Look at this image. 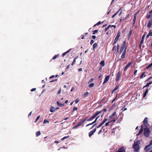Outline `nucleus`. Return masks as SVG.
Wrapping results in <instances>:
<instances>
[{
    "label": "nucleus",
    "instance_id": "nucleus-1",
    "mask_svg": "<svg viewBox=\"0 0 152 152\" xmlns=\"http://www.w3.org/2000/svg\"><path fill=\"white\" fill-rule=\"evenodd\" d=\"M150 133L149 129L148 128H145L144 129V135L146 137H148Z\"/></svg>",
    "mask_w": 152,
    "mask_h": 152
},
{
    "label": "nucleus",
    "instance_id": "nucleus-2",
    "mask_svg": "<svg viewBox=\"0 0 152 152\" xmlns=\"http://www.w3.org/2000/svg\"><path fill=\"white\" fill-rule=\"evenodd\" d=\"M148 118L145 117L143 121V124L146 127H148L149 126V124L148 123Z\"/></svg>",
    "mask_w": 152,
    "mask_h": 152
},
{
    "label": "nucleus",
    "instance_id": "nucleus-3",
    "mask_svg": "<svg viewBox=\"0 0 152 152\" xmlns=\"http://www.w3.org/2000/svg\"><path fill=\"white\" fill-rule=\"evenodd\" d=\"M133 148L134 149V150L136 151H138L139 150V146L137 145H134L133 146Z\"/></svg>",
    "mask_w": 152,
    "mask_h": 152
},
{
    "label": "nucleus",
    "instance_id": "nucleus-4",
    "mask_svg": "<svg viewBox=\"0 0 152 152\" xmlns=\"http://www.w3.org/2000/svg\"><path fill=\"white\" fill-rule=\"evenodd\" d=\"M96 131V129H95L90 132L89 133V136L90 137Z\"/></svg>",
    "mask_w": 152,
    "mask_h": 152
},
{
    "label": "nucleus",
    "instance_id": "nucleus-5",
    "mask_svg": "<svg viewBox=\"0 0 152 152\" xmlns=\"http://www.w3.org/2000/svg\"><path fill=\"white\" fill-rule=\"evenodd\" d=\"M110 77V75H107L105 77L103 82L104 84L106 83L108 81Z\"/></svg>",
    "mask_w": 152,
    "mask_h": 152
},
{
    "label": "nucleus",
    "instance_id": "nucleus-6",
    "mask_svg": "<svg viewBox=\"0 0 152 152\" xmlns=\"http://www.w3.org/2000/svg\"><path fill=\"white\" fill-rule=\"evenodd\" d=\"M151 145L149 144L148 145H146L144 149L146 151H148L151 148Z\"/></svg>",
    "mask_w": 152,
    "mask_h": 152
},
{
    "label": "nucleus",
    "instance_id": "nucleus-7",
    "mask_svg": "<svg viewBox=\"0 0 152 152\" xmlns=\"http://www.w3.org/2000/svg\"><path fill=\"white\" fill-rule=\"evenodd\" d=\"M121 73L120 72H118L117 75V77L116 79V80L117 81H118L119 80V79L121 77Z\"/></svg>",
    "mask_w": 152,
    "mask_h": 152
},
{
    "label": "nucleus",
    "instance_id": "nucleus-8",
    "mask_svg": "<svg viewBox=\"0 0 152 152\" xmlns=\"http://www.w3.org/2000/svg\"><path fill=\"white\" fill-rule=\"evenodd\" d=\"M50 111L51 113L53 112L56 111L55 107H54L53 106L50 107Z\"/></svg>",
    "mask_w": 152,
    "mask_h": 152
},
{
    "label": "nucleus",
    "instance_id": "nucleus-9",
    "mask_svg": "<svg viewBox=\"0 0 152 152\" xmlns=\"http://www.w3.org/2000/svg\"><path fill=\"white\" fill-rule=\"evenodd\" d=\"M82 124L81 123V122L80 121L78 123L77 125L73 127L72 129H76L78 127L80 126Z\"/></svg>",
    "mask_w": 152,
    "mask_h": 152
},
{
    "label": "nucleus",
    "instance_id": "nucleus-10",
    "mask_svg": "<svg viewBox=\"0 0 152 152\" xmlns=\"http://www.w3.org/2000/svg\"><path fill=\"white\" fill-rule=\"evenodd\" d=\"M125 151V149L124 147H122L119 148L118 152H124Z\"/></svg>",
    "mask_w": 152,
    "mask_h": 152
},
{
    "label": "nucleus",
    "instance_id": "nucleus-11",
    "mask_svg": "<svg viewBox=\"0 0 152 152\" xmlns=\"http://www.w3.org/2000/svg\"><path fill=\"white\" fill-rule=\"evenodd\" d=\"M132 62H130L129 63L125 66L124 70H126L128 68V67L129 66L132 64Z\"/></svg>",
    "mask_w": 152,
    "mask_h": 152
},
{
    "label": "nucleus",
    "instance_id": "nucleus-12",
    "mask_svg": "<svg viewBox=\"0 0 152 152\" xmlns=\"http://www.w3.org/2000/svg\"><path fill=\"white\" fill-rule=\"evenodd\" d=\"M145 36V34L143 35L142 36V39L141 40V41L140 42V46H141L142 45L143 43V42H144V38Z\"/></svg>",
    "mask_w": 152,
    "mask_h": 152
},
{
    "label": "nucleus",
    "instance_id": "nucleus-13",
    "mask_svg": "<svg viewBox=\"0 0 152 152\" xmlns=\"http://www.w3.org/2000/svg\"><path fill=\"white\" fill-rule=\"evenodd\" d=\"M126 48H125L124 49V52L122 54V55L121 56V58H124V57H125V52L126 51Z\"/></svg>",
    "mask_w": 152,
    "mask_h": 152
},
{
    "label": "nucleus",
    "instance_id": "nucleus-14",
    "mask_svg": "<svg viewBox=\"0 0 152 152\" xmlns=\"http://www.w3.org/2000/svg\"><path fill=\"white\" fill-rule=\"evenodd\" d=\"M78 56H77L76 57H75V58L74 59V60L72 64V66H73L75 64V63L76 62V59L78 58Z\"/></svg>",
    "mask_w": 152,
    "mask_h": 152
},
{
    "label": "nucleus",
    "instance_id": "nucleus-15",
    "mask_svg": "<svg viewBox=\"0 0 152 152\" xmlns=\"http://www.w3.org/2000/svg\"><path fill=\"white\" fill-rule=\"evenodd\" d=\"M100 64L102 66H104L105 65L104 61L103 60L101 61L100 63Z\"/></svg>",
    "mask_w": 152,
    "mask_h": 152
},
{
    "label": "nucleus",
    "instance_id": "nucleus-16",
    "mask_svg": "<svg viewBox=\"0 0 152 152\" xmlns=\"http://www.w3.org/2000/svg\"><path fill=\"white\" fill-rule=\"evenodd\" d=\"M149 36H152V31H149L148 34L146 36V37L148 38Z\"/></svg>",
    "mask_w": 152,
    "mask_h": 152
},
{
    "label": "nucleus",
    "instance_id": "nucleus-17",
    "mask_svg": "<svg viewBox=\"0 0 152 152\" xmlns=\"http://www.w3.org/2000/svg\"><path fill=\"white\" fill-rule=\"evenodd\" d=\"M152 25V22L151 21H149L147 25V27L149 28L151 27Z\"/></svg>",
    "mask_w": 152,
    "mask_h": 152
},
{
    "label": "nucleus",
    "instance_id": "nucleus-18",
    "mask_svg": "<svg viewBox=\"0 0 152 152\" xmlns=\"http://www.w3.org/2000/svg\"><path fill=\"white\" fill-rule=\"evenodd\" d=\"M140 141L139 140H137L136 142H134V145H139L140 144Z\"/></svg>",
    "mask_w": 152,
    "mask_h": 152
},
{
    "label": "nucleus",
    "instance_id": "nucleus-19",
    "mask_svg": "<svg viewBox=\"0 0 152 152\" xmlns=\"http://www.w3.org/2000/svg\"><path fill=\"white\" fill-rule=\"evenodd\" d=\"M148 89H147L144 94L143 97H145L146 96V95L148 93Z\"/></svg>",
    "mask_w": 152,
    "mask_h": 152
},
{
    "label": "nucleus",
    "instance_id": "nucleus-20",
    "mask_svg": "<svg viewBox=\"0 0 152 152\" xmlns=\"http://www.w3.org/2000/svg\"><path fill=\"white\" fill-rule=\"evenodd\" d=\"M101 113L100 111H98L97 112H96L94 115L93 116H94V117L95 118V117L100 113Z\"/></svg>",
    "mask_w": 152,
    "mask_h": 152
},
{
    "label": "nucleus",
    "instance_id": "nucleus-21",
    "mask_svg": "<svg viewBox=\"0 0 152 152\" xmlns=\"http://www.w3.org/2000/svg\"><path fill=\"white\" fill-rule=\"evenodd\" d=\"M101 113L100 111H98L97 112H96L94 115L93 116H94V117L95 118V117L100 113Z\"/></svg>",
    "mask_w": 152,
    "mask_h": 152
},
{
    "label": "nucleus",
    "instance_id": "nucleus-22",
    "mask_svg": "<svg viewBox=\"0 0 152 152\" xmlns=\"http://www.w3.org/2000/svg\"><path fill=\"white\" fill-rule=\"evenodd\" d=\"M116 113V112H114L112 114V115H111L109 116V118H110L111 119L113 117H114Z\"/></svg>",
    "mask_w": 152,
    "mask_h": 152
},
{
    "label": "nucleus",
    "instance_id": "nucleus-23",
    "mask_svg": "<svg viewBox=\"0 0 152 152\" xmlns=\"http://www.w3.org/2000/svg\"><path fill=\"white\" fill-rule=\"evenodd\" d=\"M119 39V38L117 37L116 36L115 38V39H114V44H115L116 42H117L118 39Z\"/></svg>",
    "mask_w": 152,
    "mask_h": 152
},
{
    "label": "nucleus",
    "instance_id": "nucleus-24",
    "mask_svg": "<svg viewBox=\"0 0 152 152\" xmlns=\"http://www.w3.org/2000/svg\"><path fill=\"white\" fill-rule=\"evenodd\" d=\"M95 118L93 116H92L90 118H89L88 120L87 121H90L92 120L93 119Z\"/></svg>",
    "mask_w": 152,
    "mask_h": 152
},
{
    "label": "nucleus",
    "instance_id": "nucleus-25",
    "mask_svg": "<svg viewBox=\"0 0 152 152\" xmlns=\"http://www.w3.org/2000/svg\"><path fill=\"white\" fill-rule=\"evenodd\" d=\"M49 123V121L48 120H47L45 119L44 120L43 123L44 124H45L46 123Z\"/></svg>",
    "mask_w": 152,
    "mask_h": 152
},
{
    "label": "nucleus",
    "instance_id": "nucleus-26",
    "mask_svg": "<svg viewBox=\"0 0 152 152\" xmlns=\"http://www.w3.org/2000/svg\"><path fill=\"white\" fill-rule=\"evenodd\" d=\"M118 11V13H119L118 14L119 15H120L122 13V10L121 8L120 10H119Z\"/></svg>",
    "mask_w": 152,
    "mask_h": 152
},
{
    "label": "nucleus",
    "instance_id": "nucleus-27",
    "mask_svg": "<svg viewBox=\"0 0 152 152\" xmlns=\"http://www.w3.org/2000/svg\"><path fill=\"white\" fill-rule=\"evenodd\" d=\"M107 120V119H104L103 121L101 123V124L103 125Z\"/></svg>",
    "mask_w": 152,
    "mask_h": 152
},
{
    "label": "nucleus",
    "instance_id": "nucleus-28",
    "mask_svg": "<svg viewBox=\"0 0 152 152\" xmlns=\"http://www.w3.org/2000/svg\"><path fill=\"white\" fill-rule=\"evenodd\" d=\"M70 49H69V50H68L67 51H66V52H64V53H63L62 54V56H65V55L67 53H68V52H69V50H70Z\"/></svg>",
    "mask_w": 152,
    "mask_h": 152
},
{
    "label": "nucleus",
    "instance_id": "nucleus-29",
    "mask_svg": "<svg viewBox=\"0 0 152 152\" xmlns=\"http://www.w3.org/2000/svg\"><path fill=\"white\" fill-rule=\"evenodd\" d=\"M41 134V133L40 131H38L36 133V136L37 137L38 136L40 135Z\"/></svg>",
    "mask_w": 152,
    "mask_h": 152
},
{
    "label": "nucleus",
    "instance_id": "nucleus-30",
    "mask_svg": "<svg viewBox=\"0 0 152 152\" xmlns=\"http://www.w3.org/2000/svg\"><path fill=\"white\" fill-rule=\"evenodd\" d=\"M119 86L116 87L112 91V93L113 94L114 92L115 91H116L118 88Z\"/></svg>",
    "mask_w": 152,
    "mask_h": 152
},
{
    "label": "nucleus",
    "instance_id": "nucleus-31",
    "mask_svg": "<svg viewBox=\"0 0 152 152\" xmlns=\"http://www.w3.org/2000/svg\"><path fill=\"white\" fill-rule=\"evenodd\" d=\"M143 131V129H141L139 132L137 134V136L139 135Z\"/></svg>",
    "mask_w": 152,
    "mask_h": 152
},
{
    "label": "nucleus",
    "instance_id": "nucleus-32",
    "mask_svg": "<svg viewBox=\"0 0 152 152\" xmlns=\"http://www.w3.org/2000/svg\"><path fill=\"white\" fill-rule=\"evenodd\" d=\"M94 84L93 83H92L90 84V85H89V87L90 88L94 86Z\"/></svg>",
    "mask_w": 152,
    "mask_h": 152
},
{
    "label": "nucleus",
    "instance_id": "nucleus-33",
    "mask_svg": "<svg viewBox=\"0 0 152 152\" xmlns=\"http://www.w3.org/2000/svg\"><path fill=\"white\" fill-rule=\"evenodd\" d=\"M97 44L96 43H95L93 44V49H94L97 46Z\"/></svg>",
    "mask_w": 152,
    "mask_h": 152
},
{
    "label": "nucleus",
    "instance_id": "nucleus-34",
    "mask_svg": "<svg viewBox=\"0 0 152 152\" xmlns=\"http://www.w3.org/2000/svg\"><path fill=\"white\" fill-rule=\"evenodd\" d=\"M152 66V63L150 64L149 65H148L146 67L147 69H148L151 66Z\"/></svg>",
    "mask_w": 152,
    "mask_h": 152
},
{
    "label": "nucleus",
    "instance_id": "nucleus-35",
    "mask_svg": "<svg viewBox=\"0 0 152 152\" xmlns=\"http://www.w3.org/2000/svg\"><path fill=\"white\" fill-rule=\"evenodd\" d=\"M58 55H55V56H54L53 57L52 59H56L57 58V57H58Z\"/></svg>",
    "mask_w": 152,
    "mask_h": 152
},
{
    "label": "nucleus",
    "instance_id": "nucleus-36",
    "mask_svg": "<svg viewBox=\"0 0 152 152\" xmlns=\"http://www.w3.org/2000/svg\"><path fill=\"white\" fill-rule=\"evenodd\" d=\"M126 45V43L125 41H124L123 42V44L122 46H123L124 47H125Z\"/></svg>",
    "mask_w": 152,
    "mask_h": 152
},
{
    "label": "nucleus",
    "instance_id": "nucleus-37",
    "mask_svg": "<svg viewBox=\"0 0 152 152\" xmlns=\"http://www.w3.org/2000/svg\"><path fill=\"white\" fill-rule=\"evenodd\" d=\"M111 26V25H109V26H108V27H107L106 28H105V31H107V30L109 29V28H110V26Z\"/></svg>",
    "mask_w": 152,
    "mask_h": 152
},
{
    "label": "nucleus",
    "instance_id": "nucleus-38",
    "mask_svg": "<svg viewBox=\"0 0 152 152\" xmlns=\"http://www.w3.org/2000/svg\"><path fill=\"white\" fill-rule=\"evenodd\" d=\"M86 120V118H84L82 121H81L80 122H81V123L83 124L85 121Z\"/></svg>",
    "mask_w": 152,
    "mask_h": 152
},
{
    "label": "nucleus",
    "instance_id": "nucleus-39",
    "mask_svg": "<svg viewBox=\"0 0 152 152\" xmlns=\"http://www.w3.org/2000/svg\"><path fill=\"white\" fill-rule=\"evenodd\" d=\"M69 137V136H65V137H63L62 139H61V140H63L66 139L67 138H68V137Z\"/></svg>",
    "mask_w": 152,
    "mask_h": 152
},
{
    "label": "nucleus",
    "instance_id": "nucleus-40",
    "mask_svg": "<svg viewBox=\"0 0 152 152\" xmlns=\"http://www.w3.org/2000/svg\"><path fill=\"white\" fill-rule=\"evenodd\" d=\"M40 116L39 115L37 117V118L36 119V120L35 121V122H36L40 118Z\"/></svg>",
    "mask_w": 152,
    "mask_h": 152
},
{
    "label": "nucleus",
    "instance_id": "nucleus-41",
    "mask_svg": "<svg viewBox=\"0 0 152 152\" xmlns=\"http://www.w3.org/2000/svg\"><path fill=\"white\" fill-rule=\"evenodd\" d=\"M110 121L108 122H107L106 123V124H105V126H108L109 125V124L110 122H111V121Z\"/></svg>",
    "mask_w": 152,
    "mask_h": 152
},
{
    "label": "nucleus",
    "instance_id": "nucleus-42",
    "mask_svg": "<svg viewBox=\"0 0 152 152\" xmlns=\"http://www.w3.org/2000/svg\"><path fill=\"white\" fill-rule=\"evenodd\" d=\"M132 31L130 30V31L129 33V34H128V36L129 37L131 36L132 34Z\"/></svg>",
    "mask_w": 152,
    "mask_h": 152
},
{
    "label": "nucleus",
    "instance_id": "nucleus-43",
    "mask_svg": "<svg viewBox=\"0 0 152 152\" xmlns=\"http://www.w3.org/2000/svg\"><path fill=\"white\" fill-rule=\"evenodd\" d=\"M74 102L76 104H77L79 102V100L78 99H76L75 100Z\"/></svg>",
    "mask_w": 152,
    "mask_h": 152
},
{
    "label": "nucleus",
    "instance_id": "nucleus-44",
    "mask_svg": "<svg viewBox=\"0 0 152 152\" xmlns=\"http://www.w3.org/2000/svg\"><path fill=\"white\" fill-rule=\"evenodd\" d=\"M124 48V47H123V46H121V47L120 50V52H122Z\"/></svg>",
    "mask_w": 152,
    "mask_h": 152
},
{
    "label": "nucleus",
    "instance_id": "nucleus-45",
    "mask_svg": "<svg viewBox=\"0 0 152 152\" xmlns=\"http://www.w3.org/2000/svg\"><path fill=\"white\" fill-rule=\"evenodd\" d=\"M120 34H121V33L120 32H119L118 33L116 37L119 38V37L120 36Z\"/></svg>",
    "mask_w": 152,
    "mask_h": 152
},
{
    "label": "nucleus",
    "instance_id": "nucleus-46",
    "mask_svg": "<svg viewBox=\"0 0 152 152\" xmlns=\"http://www.w3.org/2000/svg\"><path fill=\"white\" fill-rule=\"evenodd\" d=\"M88 92H86L84 94V95L85 96H87L88 95Z\"/></svg>",
    "mask_w": 152,
    "mask_h": 152
},
{
    "label": "nucleus",
    "instance_id": "nucleus-47",
    "mask_svg": "<svg viewBox=\"0 0 152 152\" xmlns=\"http://www.w3.org/2000/svg\"><path fill=\"white\" fill-rule=\"evenodd\" d=\"M78 108L77 107H74L73 108V111H74L75 110H77Z\"/></svg>",
    "mask_w": 152,
    "mask_h": 152
},
{
    "label": "nucleus",
    "instance_id": "nucleus-48",
    "mask_svg": "<svg viewBox=\"0 0 152 152\" xmlns=\"http://www.w3.org/2000/svg\"><path fill=\"white\" fill-rule=\"evenodd\" d=\"M94 124V123L93 122L92 123H90V124H88L86 126V127H87V126H88L90 125H91Z\"/></svg>",
    "mask_w": 152,
    "mask_h": 152
},
{
    "label": "nucleus",
    "instance_id": "nucleus-49",
    "mask_svg": "<svg viewBox=\"0 0 152 152\" xmlns=\"http://www.w3.org/2000/svg\"><path fill=\"white\" fill-rule=\"evenodd\" d=\"M57 104L58 106H61V104L59 102L57 101Z\"/></svg>",
    "mask_w": 152,
    "mask_h": 152
},
{
    "label": "nucleus",
    "instance_id": "nucleus-50",
    "mask_svg": "<svg viewBox=\"0 0 152 152\" xmlns=\"http://www.w3.org/2000/svg\"><path fill=\"white\" fill-rule=\"evenodd\" d=\"M136 15H137V13H136L134 15V21H135V20H136Z\"/></svg>",
    "mask_w": 152,
    "mask_h": 152
},
{
    "label": "nucleus",
    "instance_id": "nucleus-51",
    "mask_svg": "<svg viewBox=\"0 0 152 152\" xmlns=\"http://www.w3.org/2000/svg\"><path fill=\"white\" fill-rule=\"evenodd\" d=\"M99 117V116L97 117L96 118V119H95V121H93V122L95 123L97 121V119Z\"/></svg>",
    "mask_w": 152,
    "mask_h": 152
},
{
    "label": "nucleus",
    "instance_id": "nucleus-52",
    "mask_svg": "<svg viewBox=\"0 0 152 152\" xmlns=\"http://www.w3.org/2000/svg\"><path fill=\"white\" fill-rule=\"evenodd\" d=\"M151 14H149V15H148L147 16V19H149V18H151Z\"/></svg>",
    "mask_w": 152,
    "mask_h": 152
},
{
    "label": "nucleus",
    "instance_id": "nucleus-53",
    "mask_svg": "<svg viewBox=\"0 0 152 152\" xmlns=\"http://www.w3.org/2000/svg\"><path fill=\"white\" fill-rule=\"evenodd\" d=\"M144 74V73H142L140 76V77L141 78H142L143 77V75Z\"/></svg>",
    "mask_w": 152,
    "mask_h": 152
},
{
    "label": "nucleus",
    "instance_id": "nucleus-54",
    "mask_svg": "<svg viewBox=\"0 0 152 152\" xmlns=\"http://www.w3.org/2000/svg\"><path fill=\"white\" fill-rule=\"evenodd\" d=\"M94 79L93 78H91V79L89 81V83H91V82H92L94 80Z\"/></svg>",
    "mask_w": 152,
    "mask_h": 152
},
{
    "label": "nucleus",
    "instance_id": "nucleus-55",
    "mask_svg": "<svg viewBox=\"0 0 152 152\" xmlns=\"http://www.w3.org/2000/svg\"><path fill=\"white\" fill-rule=\"evenodd\" d=\"M97 31H98V30H95L94 31V32L93 33V34H95V33H97Z\"/></svg>",
    "mask_w": 152,
    "mask_h": 152
},
{
    "label": "nucleus",
    "instance_id": "nucleus-56",
    "mask_svg": "<svg viewBox=\"0 0 152 152\" xmlns=\"http://www.w3.org/2000/svg\"><path fill=\"white\" fill-rule=\"evenodd\" d=\"M94 43V41L93 40H91V41L90 42V43L91 45L92 44Z\"/></svg>",
    "mask_w": 152,
    "mask_h": 152
},
{
    "label": "nucleus",
    "instance_id": "nucleus-57",
    "mask_svg": "<svg viewBox=\"0 0 152 152\" xmlns=\"http://www.w3.org/2000/svg\"><path fill=\"white\" fill-rule=\"evenodd\" d=\"M61 88H60L59 90L58 91L57 94H60L61 93Z\"/></svg>",
    "mask_w": 152,
    "mask_h": 152
},
{
    "label": "nucleus",
    "instance_id": "nucleus-58",
    "mask_svg": "<svg viewBox=\"0 0 152 152\" xmlns=\"http://www.w3.org/2000/svg\"><path fill=\"white\" fill-rule=\"evenodd\" d=\"M102 22H101L100 21H99V22L98 23H96V25H100V24H101L102 23Z\"/></svg>",
    "mask_w": 152,
    "mask_h": 152
},
{
    "label": "nucleus",
    "instance_id": "nucleus-59",
    "mask_svg": "<svg viewBox=\"0 0 152 152\" xmlns=\"http://www.w3.org/2000/svg\"><path fill=\"white\" fill-rule=\"evenodd\" d=\"M102 125L100 123L99 126L97 127V128H99Z\"/></svg>",
    "mask_w": 152,
    "mask_h": 152
},
{
    "label": "nucleus",
    "instance_id": "nucleus-60",
    "mask_svg": "<svg viewBox=\"0 0 152 152\" xmlns=\"http://www.w3.org/2000/svg\"><path fill=\"white\" fill-rule=\"evenodd\" d=\"M119 48H120V46L118 45L117 47V52L118 51V49H119Z\"/></svg>",
    "mask_w": 152,
    "mask_h": 152
},
{
    "label": "nucleus",
    "instance_id": "nucleus-61",
    "mask_svg": "<svg viewBox=\"0 0 152 152\" xmlns=\"http://www.w3.org/2000/svg\"><path fill=\"white\" fill-rule=\"evenodd\" d=\"M36 88H33L32 89H31V91L32 92V91H34L36 90Z\"/></svg>",
    "mask_w": 152,
    "mask_h": 152
},
{
    "label": "nucleus",
    "instance_id": "nucleus-62",
    "mask_svg": "<svg viewBox=\"0 0 152 152\" xmlns=\"http://www.w3.org/2000/svg\"><path fill=\"white\" fill-rule=\"evenodd\" d=\"M82 70V68H80L78 69V71L80 72Z\"/></svg>",
    "mask_w": 152,
    "mask_h": 152
},
{
    "label": "nucleus",
    "instance_id": "nucleus-63",
    "mask_svg": "<svg viewBox=\"0 0 152 152\" xmlns=\"http://www.w3.org/2000/svg\"><path fill=\"white\" fill-rule=\"evenodd\" d=\"M137 70H136L134 72V75H135L137 73Z\"/></svg>",
    "mask_w": 152,
    "mask_h": 152
},
{
    "label": "nucleus",
    "instance_id": "nucleus-64",
    "mask_svg": "<svg viewBox=\"0 0 152 152\" xmlns=\"http://www.w3.org/2000/svg\"><path fill=\"white\" fill-rule=\"evenodd\" d=\"M74 90V87H72V88L71 89V91H72L73 90Z\"/></svg>",
    "mask_w": 152,
    "mask_h": 152
}]
</instances>
